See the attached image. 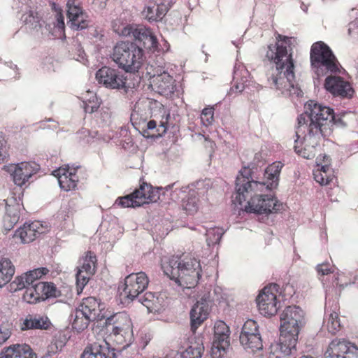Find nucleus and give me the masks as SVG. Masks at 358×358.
Returning <instances> with one entry per match:
<instances>
[{
    "label": "nucleus",
    "mask_w": 358,
    "mask_h": 358,
    "mask_svg": "<svg viewBox=\"0 0 358 358\" xmlns=\"http://www.w3.org/2000/svg\"><path fill=\"white\" fill-rule=\"evenodd\" d=\"M120 34L133 39L118 42L113 48L111 59L126 73H135L143 64L145 50L158 51V41L151 29L143 26L127 25Z\"/></svg>",
    "instance_id": "1"
},
{
    "label": "nucleus",
    "mask_w": 358,
    "mask_h": 358,
    "mask_svg": "<svg viewBox=\"0 0 358 358\" xmlns=\"http://www.w3.org/2000/svg\"><path fill=\"white\" fill-rule=\"evenodd\" d=\"M276 42L274 45L271 44L267 47L266 58L275 64V73H272L268 78V81L277 90L285 89L290 94H295L301 96L303 94L302 90L295 85L294 62L292 58V50H287L289 46L291 38L278 34Z\"/></svg>",
    "instance_id": "2"
},
{
    "label": "nucleus",
    "mask_w": 358,
    "mask_h": 358,
    "mask_svg": "<svg viewBox=\"0 0 358 358\" xmlns=\"http://www.w3.org/2000/svg\"><path fill=\"white\" fill-rule=\"evenodd\" d=\"M280 337L272 345L275 358H295L296 345L301 329L305 324L304 312L297 306H289L280 315Z\"/></svg>",
    "instance_id": "3"
},
{
    "label": "nucleus",
    "mask_w": 358,
    "mask_h": 358,
    "mask_svg": "<svg viewBox=\"0 0 358 358\" xmlns=\"http://www.w3.org/2000/svg\"><path fill=\"white\" fill-rule=\"evenodd\" d=\"M283 164L275 162L268 165L264 171V180L259 182L253 178L255 164H252L243 166L238 172L236 179V197L235 201L239 205L246 200L250 192L260 191L264 189L272 190L277 188L279 184V177Z\"/></svg>",
    "instance_id": "4"
},
{
    "label": "nucleus",
    "mask_w": 358,
    "mask_h": 358,
    "mask_svg": "<svg viewBox=\"0 0 358 358\" xmlns=\"http://www.w3.org/2000/svg\"><path fill=\"white\" fill-rule=\"evenodd\" d=\"M164 273L179 286L194 287L201 278L200 261L188 256L173 255L162 264Z\"/></svg>",
    "instance_id": "5"
},
{
    "label": "nucleus",
    "mask_w": 358,
    "mask_h": 358,
    "mask_svg": "<svg viewBox=\"0 0 358 358\" xmlns=\"http://www.w3.org/2000/svg\"><path fill=\"white\" fill-rule=\"evenodd\" d=\"M305 111L298 118V129L306 125L308 134L303 138L304 141H309L312 147L319 145L322 137L329 136V130L322 125L324 115H329L330 108L309 100L305 104Z\"/></svg>",
    "instance_id": "6"
},
{
    "label": "nucleus",
    "mask_w": 358,
    "mask_h": 358,
    "mask_svg": "<svg viewBox=\"0 0 358 358\" xmlns=\"http://www.w3.org/2000/svg\"><path fill=\"white\" fill-rule=\"evenodd\" d=\"M310 61L317 78L328 73L339 71V62L331 49L324 42L314 43L310 48Z\"/></svg>",
    "instance_id": "7"
},
{
    "label": "nucleus",
    "mask_w": 358,
    "mask_h": 358,
    "mask_svg": "<svg viewBox=\"0 0 358 358\" xmlns=\"http://www.w3.org/2000/svg\"><path fill=\"white\" fill-rule=\"evenodd\" d=\"M118 70L104 66L96 73V79L106 88L115 90L124 96H131L134 92L136 83L131 77Z\"/></svg>",
    "instance_id": "8"
},
{
    "label": "nucleus",
    "mask_w": 358,
    "mask_h": 358,
    "mask_svg": "<svg viewBox=\"0 0 358 358\" xmlns=\"http://www.w3.org/2000/svg\"><path fill=\"white\" fill-rule=\"evenodd\" d=\"M284 210V205L275 197L268 195H255L251 196L250 201L245 206V210L247 213H253L255 214H271L278 213Z\"/></svg>",
    "instance_id": "9"
},
{
    "label": "nucleus",
    "mask_w": 358,
    "mask_h": 358,
    "mask_svg": "<svg viewBox=\"0 0 358 358\" xmlns=\"http://www.w3.org/2000/svg\"><path fill=\"white\" fill-rule=\"evenodd\" d=\"M148 283V278L144 272L131 273L124 279L120 296L125 302L129 303L138 297L147 288Z\"/></svg>",
    "instance_id": "10"
},
{
    "label": "nucleus",
    "mask_w": 358,
    "mask_h": 358,
    "mask_svg": "<svg viewBox=\"0 0 358 358\" xmlns=\"http://www.w3.org/2000/svg\"><path fill=\"white\" fill-rule=\"evenodd\" d=\"M102 327L107 332L118 334L129 339V342L133 339L132 323L129 315L125 312L116 313L110 316H106Z\"/></svg>",
    "instance_id": "11"
},
{
    "label": "nucleus",
    "mask_w": 358,
    "mask_h": 358,
    "mask_svg": "<svg viewBox=\"0 0 358 358\" xmlns=\"http://www.w3.org/2000/svg\"><path fill=\"white\" fill-rule=\"evenodd\" d=\"M239 340L245 349H251L252 352L263 348L262 338L259 333V326L253 320H248L244 323Z\"/></svg>",
    "instance_id": "12"
},
{
    "label": "nucleus",
    "mask_w": 358,
    "mask_h": 358,
    "mask_svg": "<svg viewBox=\"0 0 358 358\" xmlns=\"http://www.w3.org/2000/svg\"><path fill=\"white\" fill-rule=\"evenodd\" d=\"M324 358H358V348L344 339L334 340L329 343Z\"/></svg>",
    "instance_id": "13"
},
{
    "label": "nucleus",
    "mask_w": 358,
    "mask_h": 358,
    "mask_svg": "<svg viewBox=\"0 0 358 358\" xmlns=\"http://www.w3.org/2000/svg\"><path fill=\"white\" fill-rule=\"evenodd\" d=\"M40 169L39 165L33 162H22L11 169L10 177L15 185L19 187L26 185L34 174Z\"/></svg>",
    "instance_id": "14"
},
{
    "label": "nucleus",
    "mask_w": 358,
    "mask_h": 358,
    "mask_svg": "<svg viewBox=\"0 0 358 358\" xmlns=\"http://www.w3.org/2000/svg\"><path fill=\"white\" fill-rule=\"evenodd\" d=\"M324 88L334 96L341 98H351L354 90L350 84L340 76H329L325 79Z\"/></svg>",
    "instance_id": "15"
},
{
    "label": "nucleus",
    "mask_w": 358,
    "mask_h": 358,
    "mask_svg": "<svg viewBox=\"0 0 358 358\" xmlns=\"http://www.w3.org/2000/svg\"><path fill=\"white\" fill-rule=\"evenodd\" d=\"M256 303L259 313L265 317L275 315L278 311L276 296L264 287L256 298Z\"/></svg>",
    "instance_id": "16"
},
{
    "label": "nucleus",
    "mask_w": 358,
    "mask_h": 358,
    "mask_svg": "<svg viewBox=\"0 0 358 358\" xmlns=\"http://www.w3.org/2000/svg\"><path fill=\"white\" fill-rule=\"evenodd\" d=\"M229 327L223 321H217L214 326V340L213 343V352L217 350L219 352H226L229 346Z\"/></svg>",
    "instance_id": "17"
},
{
    "label": "nucleus",
    "mask_w": 358,
    "mask_h": 358,
    "mask_svg": "<svg viewBox=\"0 0 358 358\" xmlns=\"http://www.w3.org/2000/svg\"><path fill=\"white\" fill-rule=\"evenodd\" d=\"M175 80L165 71H158L151 76L152 86L162 95H169L174 92Z\"/></svg>",
    "instance_id": "18"
},
{
    "label": "nucleus",
    "mask_w": 358,
    "mask_h": 358,
    "mask_svg": "<svg viewBox=\"0 0 358 358\" xmlns=\"http://www.w3.org/2000/svg\"><path fill=\"white\" fill-rule=\"evenodd\" d=\"M80 358H116V354L115 349L110 348L107 342H94L85 347Z\"/></svg>",
    "instance_id": "19"
},
{
    "label": "nucleus",
    "mask_w": 358,
    "mask_h": 358,
    "mask_svg": "<svg viewBox=\"0 0 358 358\" xmlns=\"http://www.w3.org/2000/svg\"><path fill=\"white\" fill-rule=\"evenodd\" d=\"M78 308L83 310V312H86V314L95 321L101 322L106 317V315L101 313V311L104 309V304L94 296L83 299V302Z\"/></svg>",
    "instance_id": "20"
},
{
    "label": "nucleus",
    "mask_w": 358,
    "mask_h": 358,
    "mask_svg": "<svg viewBox=\"0 0 358 358\" xmlns=\"http://www.w3.org/2000/svg\"><path fill=\"white\" fill-rule=\"evenodd\" d=\"M0 358H37L32 349L27 344H15L4 349Z\"/></svg>",
    "instance_id": "21"
},
{
    "label": "nucleus",
    "mask_w": 358,
    "mask_h": 358,
    "mask_svg": "<svg viewBox=\"0 0 358 358\" xmlns=\"http://www.w3.org/2000/svg\"><path fill=\"white\" fill-rule=\"evenodd\" d=\"M159 189H162V188L161 187L155 189L152 185L143 182L140 185L139 188L135 189L133 192V195H134L136 197H139V199H137V200L142 201L143 206L145 203L156 202L158 199H159Z\"/></svg>",
    "instance_id": "22"
},
{
    "label": "nucleus",
    "mask_w": 358,
    "mask_h": 358,
    "mask_svg": "<svg viewBox=\"0 0 358 358\" xmlns=\"http://www.w3.org/2000/svg\"><path fill=\"white\" fill-rule=\"evenodd\" d=\"M51 325L52 323L47 316L29 314L23 322L22 329L47 330Z\"/></svg>",
    "instance_id": "23"
},
{
    "label": "nucleus",
    "mask_w": 358,
    "mask_h": 358,
    "mask_svg": "<svg viewBox=\"0 0 358 358\" xmlns=\"http://www.w3.org/2000/svg\"><path fill=\"white\" fill-rule=\"evenodd\" d=\"M141 303L147 308L149 313L159 312L162 308L163 298L157 292H148L136 298Z\"/></svg>",
    "instance_id": "24"
},
{
    "label": "nucleus",
    "mask_w": 358,
    "mask_h": 358,
    "mask_svg": "<svg viewBox=\"0 0 358 358\" xmlns=\"http://www.w3.org/2000/svg\"><path fill=\"white\" fill-rule=\"evenodd\" d=\"M35 291L37 297H41L42 301L61 296V291L52 282H38L35 285Z\"/></svg>",
    "instance_id": "25"
},
{
    "label": "nucleus",
    "mask_w": 358,
    "mask_h": 358,
    "mask_svg": "<svg viewBox=\"0 0 358 358\" xmlns=\"http://www.w3.org/2000/svg\"><path fill=\"white\" fill-rule=\"evenodd\" d=\"M78 168L79 166L70 169L68 165L67 169H64L62 175L59 174L58 182L62 189L68 192L76 188L78 182V177L76 176V169Z\"/></svg>",
    "instance_id": "26"
},
{
    "label": "nucleus",
    "mask_w": 358,
    "mask_h": 358,
    "mask_svg": "<svg viewBox=\"0 0 358 358\" xmlns=\"http://www.w3.org/2000/svg\"><path fill=\"white\" fill-rule=\"evenodd\" d=\"M210 311L208 306H202L196 303L193 306L189 313L191 330L193 332H195L198 327L207 319Z\"/></svg>",
    "instance_id": "27"
},
{
    "label": "nucleus",
    "mask_w": 358,
    "mask_h": 358,
    "mask_svg": "<svg viewBox=\"0 0 358 358\" xmlns=\"http://www.w3.org/2000/svg\"><path fill=\"white\" fill-rule=\"evenodd\" d=\"M71 317L73 318L72 327L77 332H82L87 328L90 322L95 321L80 308H76L74 314L71 315Z\"/></svg>",
    "instance_id": "28"
},
{
    "label": "nucleus",
    "mask_w": 358,
    "mask_h": 358,
    "mask_svg": "<svg viewBox=\"0 0 358 358\" xmlns=\"http://www.w3.org/2000/svg\"><path fill=\"white\" fill-rule=\"evenodd\" d=\"M329 115H324V120H322V125L327 126V129L329 130V135L332 132L333 126L337 127H345L347 126L346 122L343 120L344 116L347 114L346 112L341 113L338 115H336L334 109L330 108L329 111Z\"/></svg>",
    "instance_id": "29"
},
{
    "label": "nucleus",
    "mask_w": 358,
    "mask_h": 358,
    "mask_svg": "<svg viewBox=\"0 0 358 358\" xmlns=\"http://www.w3.org/2000/svg\"><path fill=\"white\" fill-rule=\"evenodd\" d=\"M169 10V7L162 3L146 7L144 10V14L149 21H159L162 20Z\"/></svg>",
    "instance_id": "30"
},
{
    "label": "nucleus",
    "mask_w": 358,
    "mask_h": 358,
    "mask_svg": "<svg viewBox=\"0 0 358 358\" xmlns=\"http://www.w3.org/2000/svg\"><path fill=\"white\" fill-rule=\"evenodd\" d=\"M15 273V266L8 258L0 261V287L6 285Z\"/></svg>",
    "instance_id": "31"
},
{
    "label": "nucleus",
    "mask_w": 358,
    "mask_h": 358,
    "mask_svg": "<svg viewBox=\"0 0 358 358\" xmlns=\"http://www.w3.org/2000/svg\"><path fill=\"white\" fill-rule=\"evenodd\" d=\"M204 350L202 343H192L184 351L181 352V358H201Z\"/></svg>",
    "instance_id": "32"
},
{
    "label": "nucleus",
    "mask_w": 358,
    "mask_h": 358,
    "mask_svg": "<svg viewBox=\"0 0 358 358\" xmlns=\"http://www.w3.org/2000/svg\"><path fill=\"white\" fill-rule=\"evenodd\" d=\"M137 199H139V197H136L132 192L126 196L118 197L115 202V205L122 208L140 207L142 206V201H139Z\"/></svg>",
    "instance_id": "33"
},
{
    "label": "nucleus",
    "mask_w": 358,
    "mask_h": 358,
    "mask_svg": "<svg viewBox=\"0 0 358 358\" xmlns=\"http://www.w3.org/2000/svg\"><path fill=\"white\" fill-rule=\"evenodd\" d=\"M49 270L45 267L38 268L31 271H29L24 273V282H28L29 285L32 287L34 285V282L41 278L43 275H46Z\"/></svg>",
    "instance_id": "34"
},
{
    "label": "nucleus",
    "mask_w": 358,
    "mask_h": 358,
    "mask_svg": "<svg viewBox=\"0 0 358 358\" xmlns=\"http://www.w3.org/2000/svg\"><path fill=\"white\" fill-rule=\"evenodd\" d=\"M327 329L331 334H336L341 328L340 320L338 314L335 311H330L327 324Z\"/></svg>",
    "instance_id": "35"
},
{
    "label": "nucleus",
    "mask_w": 358,
    "mask_h": 358,
    "mask_svg": "<svg viewBox=\"0 0 358 358\" xmlns=\"http://www.w3.org/2000/svg\"><path fill=\"white\" fill-rule=\"evenodd\" d=\"M21 20L27 25L31 29H36L41 27L39 17L32 11H29L23 14L21 17Z\"/></svg>",
    "instance_id": "36"
},
{
    "label": "nucleus",
    "mask_w": 358,
    "mask_h": 358,
    "mask_svg": "<svg viewBox=\"0 0 358 358\" xmlns=\"http://www.w3.org/2000/svg\"><path fill=\"white\" fill-rule=\"evenodd\" d=\"M198 199L194 195V192L188 196L186 199H182L183 209L188 214H194L198 210Z\"/></svg>",
    "instance_id": "37"
},
{
    "label": "nucleus",
    "mask_w": 358,
    "mask_h": 358,
    "mask_svg": "<svg viewBox=\"0 0 358 358\" xmlns=\"http://www.w3.org/2000/svg\"><path fill=\"white\" fill-rule=\"evenodd\" d=\"M101 101L96 94H92L87 101L84 102V110L85 113H93L100 107Z\"/></svg>",
    "instance_id": "38"
},
{
    "label": "nucleus",
    "mask_w": 358,
    "mask_h": 358,
    "mask_svg": "<svg viewBox=\"0 0 358 358\" xmlns=\"http://www.w3.org/2000/svg\"><path fill=\"white\" fill-rule=\"evenodd\" d=\"M66 6L68 8L66 10V15L69 19L67 24L71 22H75L78 17H82V14H83V13L80 7L71 6L70 1L67 2Z\"/></svg>",
    "instance_id": "39"
},
{
    "label": "nucleus",
    "mask_w": 358,
    "mask_h": 358,
    "mask_svg": "<svg viewBox=\"0 0 358 358\" xmlns=\"http://www.w3.org/2000/svg\"><path fill=\"white\" fill-rule=\"evenodd\" d=\"M305 142H306V145H305L304 148L299 150L298 146L294 145V151L299 155L303 157V158L308 159H312L315 155V153L312 150H315L317 146L312 147V145L309 141H305Z\"/></svg>",
    "instance_id": "40"
},
{
    "label": "nucleus",
    "mask_w": 358,
    "mask_h": 358,
    "mask_svg": "<svg viewBox=\"0 0 358 358\" xmlns=\"http://www.w3.org/2000/svg\"><path fill=\"white\" fill-rule=\"evenodd\" d=\"M91 275L83 273L80 271H77L76 277V288L77 293L80 294L82 293L85 286L89 282Z\"/></svg>",
    "instance_id": "41"
},
{
    "label": "nucleus",
    "mask_w": 358,
    "mask_h": 358,
    "mask_svg": "<svg viewBox=\"0 0 358 358\" xmlns=\"http://www.w3.org/2000/svg\"><path fill=\"white\" fill-rule=\"evenodd\" d=\"M24 275L17 276L15 278V280L10 282L9 285L10 291V292H16L17 290H21L22 289H27L29 287L28 282H24Z\"/></svg>",
    "instance_id": "42"
},
{
    "label": "nucleus",
    "mask_w": 358,
    "mask_h": 358,
    "mask_svg": "<svg viewBox=\"0 0 358 358\" xmlns=\"http://www.w3.org/2000/svg\"><path fill=\"white\" fill-rule=\"evenodd\" d=\"M8 201H10V200L6 201V215H5V217H9L10 218H12L14 221L19 220L20 217V205L18 203H16L15 205L8 204Z\"/></svg>",
    "instance_id": "43"
},
{
    "label": "nucleus",
    "mask_w": 358,
    "mask_h": 358,
    "mask_svg": "<svg viewBox=\"0 0 358 358\" xmlns=\"http://www.w3.org/2000/svg\"><path fill=\"white\" fill-rule=\"evenodd\" d=\"M186 189L187 188H185L184 189L183 187L180 188V187H178L177 182H173V183L170 184L164 187V189L166 191L171 190V193H170L171 199L174 201L179 199V198H180L179 194L180 193H185Z\"/></svg>",
    "instance_id": "44"
},
{
    "label": "nucleus",
    "mask_w": 358,
    "mask_h": 358,
    "mask_svg": "<svg viewBox=\"0 0 358 358\" xmlns=\"http://www.w3.org/2000/svg\"><path fill=\"white\" fill-rule=\"evenodd\" d=\"M214 299L210 294V291H205L201 294L200 299L196 301V304L202 306H208V309L210 310Z\"/></svg>",
    "instance_id": "45"
},
{
    "label": "nucleus",
    "mask_w": 358,
    "mask_h": 358,
    "mask_svg": "<svg viewBox=\"0 0 358 358\" xmlns=\"http://www.w3.org/2000/svg\"><path fill=\"white\" fill-rule=\"evenodd\" d=\"M24 298L29 303H36L42 301L41 297H37L36 292L35 291V285L27 289Z\"/></svg>",
    "instance_id": "46"
},
{
    "label": "nucleus",
    "mask_w": 358,
    "mask_h": 358,
    "mask_svg": "<svg viewBox=\"0 0 358 358\" xmlns=\"http://www.w3.org/2000/svg\"><path fill=\"white\" fill-rule=\"evenodd\" d=\"M85 14H82V17H78L75 22H71L68 25L73 29L82 30L86 29L89 26V22L85 18Z\"/></svg>",
    "instance_id": "47"
},
{
    "label": "nucleus",
    "mask_w": 358,
    "mask_h": 358,
    "mask_svg": "<svg viewBox=\"0 0 358 358\" xmlns=\"http://www.w3.org/2000/svg\"><path fill=\"white\" fill-rule=\"evenodd\" d=\"M24 227L26 228L25 236L27 238L24 239L25 243H30L35 240L36 238V225L34 223L26 224H24Z\"/></svg>",
    "instance_id": "48"
},
{
    "label": "nucleus",
    "mask_w": 358,
    "mask_h": 358,
    "mask_svg": "<svg viewBox=\"0 0 358 358\" xmlns=\"http://www.w3.org/2000/svg\"><path fill=\"white\" fill-rule=\"evenodd\" d=\"M212 232H209L208 234V238L206 239V241L208 243V245H213V244H219L222 235L224 234L223 231H222L220 229H217L216 231L213 230V238L212 239L210 237Z\"/></svg>",
    "instance_id": "49"
},
{
    "label": "nucleus",
    "mask_w": 358,
    "mask_h": 358,
    "mask_svg": "<svg viewBox=\"0 0 358 358\" xmlns=\"http://www.w3.org/2000/svg\"><path fill=\"white\" fill-rule=\"evenodd\" d=\"M316 271L318 275H328L334 272L332 266L327 262L317 264Z\"/></svg>",
    "instance_id": "50"
},
{
    "label": "nucleus",
    "mask_w": 358,
    "mask_h": 358,
    "mask_svg": "<svg viewBox=\"0 0 358 358\" xmlns=\"http://www.w3.org/2000/svg\"><path fill=\"white\" fill-rule=\"evenodd\" d=\"M115 336V341L123 345L122 349L124 350L128 348L134 341V338L129 342V339H127L124 335H122L121 334H112Z\"/></svg>",
    "instance_id": "51"
},
{
    "label": "nucleus",
    "mask_w": 358,
    "mask_h": 358,
    "mask_svg": "<svg viewBox=\"0 0 358 358\" xmlns=\"http://www.w3.org/2000/svg\"><path fill=\"white\" fill-rule=\"evenodd\" d=\"M8 324L0 325V339L3 343L11 336V330Z\"/></svg>",
    "instance_id": "52"
},
{
    "label": "nucleus",
    "mask_w": 358,
    "mask_h": 358,
    "mask_svg": "<svg viewBox=\"0 0 358 358\" xmlns=\"http://www.w3.org/2000/svg\"><path fill=\"white\" fill-rule=\"evenodd\" d=\"M213 115L214 108L213 107L205 108L201 112V120L210 124L213 120Z\"/></svg>",
    "instance_id": "53"
},
{
    "label": "nucleus",
    "mask_w": 358,
    "mask_h": 358,
    "mask_svg": "<svg viewBox=\"0 0 358 358\" xmlns=\"http://www.w3.org/2000/svg\"><path fill=\"white\" fill-rule=\"evenodd\" d=\"M155 130L156 132L152 134L151 138H158L164 135L167 131V122L161 121L159 127H157Z\"/></svg>",
    "instance_id": "54"
},
{
    "label": "nucleus",
    "mask_w": 358,
    "mask_h": 358,
    "mask_svg": "<svg viewBox=\"0 0 358 358\" xmlns=\"http://www.w3.org/2000/svg\"><path fill=\"white\" fill-rule=\"evenodd\" d=\"M94 267V264L83 260V264L80 268H78V271L92 275L95 272Z\"/></svg>",
    "instance_id": "55"
},
{
    "label": "nucleus",
    "mask_w": 358,
    "mask_h": 358,
    "mask_svg": "<svg viewBox=\"0 0 358 358\" xmlns=\"http://www.w3.org/2000/svg\"><path fill=\"white\" fill-rule=\"evenodd\" d=\"M19 220H13L9 217H4L3 218V227L6 231L11 230L14 226L18 222Z\"/></svg>",
    "instance_id": "56"
},
{
    "label": "nucleus",
    "mask_w": 358,
    "mask_h": 358,
    "mask_svg": "<svg viewBox=\"0 0 358 358\" xmlns=\"http://www.w3.org/2000/svg\"><path fill=\"white\" fill-rule=\"evenodd\" d=\"M24 231H26V228L24 227V224L23 225V227H20L15 231V234H13V237L14 238H17V237L20 238V239L21 240V242L22 243H26L24 241V239L27 238V236H24L25 233Z\"/></svg>",
    "instance_id": "57"
},
{
    "label": "nucleus",
    "mask_w": 358,
    "mask_h": 358,
    "mask_svg": "<svg viewBox=\"0 0 358 358\" xmlns=\"http://www.w3.org/2000/svg\"><path fill=\"white\" fill-rule=\"evenodd\" d=\"M76 50H77L76 60L83 62L86 59V54L80 44L76 45Z\"/></svg>",
    "instance_id": "58"
},
{
    "label": "nucleus",
    "mask_w": 358,
    "mask_h": 358,
    "mask_svg": "<svg viewBox=\"0 0 358 358\" xmlns=\"http://www.w3.org/2000/svg\"><path fill=\"white\" fill-rule=\"evenodd\" d=\"M57 348V344H54L52 342L48 347L46 355L51 357L56 354L59 351Z\"/></svg>",
    "instance_id": "59"
},
{
    "label": "nucleus",
    "mask_w": 358,
    "mask_h": 358,
    "mask_svg": "<svg viewBox=\"0 0 358 358\" xmlns=\"http://www.w3.org/2000/svg\"><path fill=\"white\" fill-rule=\"evenodd\" d=\"M59 29H64L65 27L64 17L61 13L57 14V25Z\"/></svg>",
    "instance_id": "60"
},
{
    "label": "nucleus",
    "mask_w": 358,
    "mask_h": 358,
    "mask_svg": "<svg viewBox=\"0 0 358 358\" xmlns=\"http://www.w3.org/2000/svg\"><path fill=\"white\" fill-rule=\"evenodd\" d=\"M83 260L86 261L87 262H90L91 264H95V262H96V257L91 251H88L86 253V256Z\"/></svg>",
    "instance_id": "61"
},
{
    "label": "nucleus",
    "mask_w": 358,
    "mask_h": 358,
    "mask_svg": "<svg viewBox=\"0 0 358 358\" xmlns=\"http://www.w3.org/2000/svg\"><path fill=\"white\" fill-rule=\"evenodd\" d=\"M157 122L155 120H150L146 124V127L149 130H154V129H155L157 128Z\"/></svg>",
    "instance_id": "62"
},
{
    "label": "nucleus",
    "mask_w": 358,
    "mask_h": 358,
    "mask_svg": "<svg viewBox=\"0 0 358 358\" xmlns=\"http://www.w3.org/2000/svg\"><path fill=\"white\" fill-rule=\"evenodd\" d=\"M52 343L54 344H57V348L58 349L59 351H61L62 348L64 346L65 343L62 341H60V340H55L54 341H52Z\"/></svg>",
    "instance_id": "63"
},
{
    "label": "nucleus",
    "mask_w": 358,
    "mask_h": 358,
    "mask_svg": "<svg viewBox=\"0 0 358 358\" xmlns=\"http://www.w3.org/2000/svg\"><path fill=\"white\" fill-rule=\"evenodd\" d=\"M234 87L236 90L239 92H241L245 87L243 83H236L234 85Z\"/></svg>",
    "instance_id": "64"
}]
</instances>
